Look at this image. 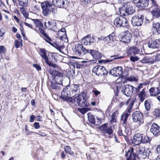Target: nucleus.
<instances>
[{
	"label": "nucleus",
	"mask_w": 160,
	"mask_h": 160,
	"mask_svg": "<svg viewBox=\"0 0 160 160\" xmlns=\"http://www.w3.org/2000/svg\"><path fill=\"white\" fill-rule=\"evenodd\" d=\"M88 118L90 122L93 124H95V118L94 116L91 112H88L87 114Z\"/></svg>",
	"instance_id": "obj_37"
},
{
	"label": "nucleus",
	"mask_w": 160,
	"mask_h": 160,
	"mask_svg": "<svg viewBox=\"0 0 160 160\" xmlns=\"http://www.w3.org/2000/svg\"><path fill=\"white\" fill-rule=\"evenodd\" d=\"M49 73L52 77V80L57 83L62 84V74L54 69H50L48 71Z\"/></svg>",
	"instance_id": "obj_3"
},
{
	"label": "nucleus",
	"mask_w": 160,
	"mask_h": 160,
	"mask_svg": "<svg viewBox=\"0 0 160 160\" xmlns=\"http://www.w3.org/2000/svg\"><path fill=\"white\" fill-rule=\"evenodd\" d=\"M142 63H150L152 64L155 62L154 59L148 57H144L142 60Z\"/></svg>",
	"instance_id": "obj_36"
},
{
	"label": "nucleus",
	"mask_w": 160,
	"mask_h": 160,
	"mask_svg": "<svg viewBox=\"0 0 160 160\" xmlns=\"http://www.w3.org/2000/svg\"><path fill=\"white\" fill-rule=\"evenodd\" d=\"M122 16L118 17L114 20V25L117 28L125 26L127 23V21Z\"/></svg>",
	"instance_id": "obj_7"
},
{
	"label": "nucleus",
	"mask_w": 160,
	"mask_h": 160,
	"mask_svg": "<svg viewBox=\"0 0 160 160\" xmlns=\"http://www.w3.org/2000/svg\"><path fill=\"white\" fill-rule=\"evenodd\" d=\"M148 45L149 48H158L160 47V40L159 39L149 42Z\"/></svg>",
	"instance_id": "obj_22"
},
{
	"label": "nucleus",
	"mask_w": 160,
	"mask_h": 160,
	"mask_svg": "<svg viewBox=\"0 0 160 160\" xmlns=\"http://www.w3.org/2000/svg\"><path fill=\"white\" fill-rule=\"evenodd\" d=\"M131 109L129 108H127V110L125 111L124 115H125L126 114H128V117H129V116L130 115V113L131 112Z\"/></svg>",
	"instance_id": "obj_53"
},
{
	"label": "nucleus",
	"mask_w": 160,
	"mask_h": 160,
	"mask_svg": "<svg viewBox=\"0 0 160 160\" xmlns=\"http://www.w3.org/2000/svg\"><path fill=\"white\" fill-rule=\"evenodd\" d=\"M33 66L38 71L40 70H41V67L38 64H33Z\"/></svg>",
	"instance_id": "obj_59"
},
{
	"label": "nucleus",
	"mask_w": 160,
	"mask_h": 160,
	"mask_svg": "<svg viewBox=\"0 0 160 160\" xmlns=\"http://www.w3.org/2000/svg\"><path fill=\"white\" fill-rule=\"evenodd\" d=\"M56 53L54 52H48V61L51 62H56L57 59L56 58Z\"/></svg>",
	"instance_id": "obj_30"
},
{
	"label": "nucleus",
	"mask_w": 160,
	"mask_h": 160,
	"mask_svg": "<svg viewBox=\"0 0 160 160\" xmlns=\"http://www.w3.org/2000/svg\"><path fill=\"white\" fill-rule=\"evenodd\" d=\"M116 113V112H114L112 114V115H111V122H115L116 120V116H115V114Z\"/></svg>",
	"instance_id": "obj_51"
},
{
	"label": "nucleus",
	"mask_w": 160,
	"mask_h": 160,
	"mask_svg": "<svg viewBox=\"0 0 160 160\" xmlns=\"http://www.w3.org/2000/svg\"><path fill=\"white\" fill-rule=\"evenodd\" d=\"M152 104L150 101H145L144 102V105L147 111L150 110L151 105Z\"/></svg>",
	"instance_id": "obj_42"
},
{
	"label": "nucleus",
	"mask_w": 160,
	"mask_h": 160,
	"mask_svg": "<svg viewBox=\"0 0 160 160\" xmlns=\"http://www.w3.org/2000/svg\"><path fill=\"white\" fill-rule=\"evenodd\" d=\"M145 148L142 147L140 148H139L138 150H137V153L138 155H139L140 157H141L143 152L145 151Z\"/></svg>",
	"instance_id": "obj_45"
},
{
	"label": "nucleus",
	"mask_w": 160,
	"mask_h": 160,
	"mask_svg": "<svg viewBox=\"0 0 160 160\" xmlns=\"http://www.w3.org/2000/svg\"><path fill=\"white\" fill-rule=\"evenodd\" d=\"M46 22L45 23V26L49 30H51L52 31L57 32L58 30L57 27L56 26V23L54 20H51L49 21L47 23L48 26L46 25Z\"/></svg>",
	"instance_id": "obj_17"
},
{
	"label": "nucleus",
	"mask_w": 160,
	"mask_h": 160,
	"mask_svg": "<svg viewBox=\"0 0 160 160\" xmlns=\"http://www.w3.org/2000/svg\"><path fill=\"white\" fill-rule=\"evenodd\" d=\"M153 2H155V1L154 0H142L139 6L142 8L146 7L148 6L149 3L152 5L153 4Z\"/></svg>",
	"instance_id": "obj_27"
},
{
	"label": "nucleus",
	"mask_w": 160,
	"mask_h": 160,
	"mask_svg": "<svg viewBox=\"0 0 160 160\" xmlns=\"http://www.w3.org/2000/svg\"><path fill=\"white\" fill-rule=\"evenodd\" d=\"M144 16L141 14H138L132 18L131 22L134 26H139L143 23Z\"/></svg>",
	"instance_id": "obj_6"
},
{
	"label": "nucleus",
	"mask_w": 160,
	"mask_h": 160,
	"mask_svg": "<svg viewBox=\"0 0 160 160\" xmlns=\"http://www.w3.org/2000/svg\"><path fill=\"white\" fill-rule=\"evenodd\" d=\"M15 47L17 48H18L20 47V43L19 41L17 40H15Z\"/></svg>",
	"instance_id": "obj_62"
},
{
	"label": "nucleus",
	"mask_w": 160,
	"mask_h": 160,
	"mask_svg": "<svg viewBox=\"0 0 160 160\" xmlns=\"http://www.w3.org/2000/svg\"><path fill=\"white\" fill-rule=\"evenodd\" d=\"M78 109L82 114H84L87 112V111H85L84 108H78Z\"/></svg>",
	"instance_id": "obj_57"
},
{
	"label": "nucleus",
	"mask_w": 160,
	"mask_h": 160,
	"mask_svg": "<svg viewBox=\"0 0 160 160\" xmlns=\"http://www.w3.org/2000/svg\"><path fill=\"white\" fill-rule=\"evenodd\" d=\"M151 152V149L150 148H147L145 149V151L143 153L141 156V158H142L145 159L147 157H148Z\"/></svg>",
	"instance_id": "obj_38"
},
{
	"label": "nucleus",
	"mask_w": 160,
	"mask_h": 160,
	"mask_svg": "<svg viewBox=\"0 0 160 160\" xmlns=\"http://www.w3.org/2000/svg\"><path fill=\"white\" fill-rule=\"evenodd\" d=\"M46 63L50 67H52L53 68H56L57 67V65L55 64H54L52 63V62H50L48 61V62H47Z\"/></svg>",
	"instance_id": "obj_54"
},
{
	"label": "nucleus",
	"mask_w": 160,
	"mask_h": 160,
	"mask_svg": "<svg viewBox=\"0 0 160 160\" xmlns=\"http://www.w3.org/2000/svg\"><path fill=\"white\" fill-rule=\"evenodd\" d=\"M53 5L51 2H43L41 3V7L42 10V13L44 16H47L52 11Z\"/></svg>",
	"instance_id": "obj_4"
},
{
	"label": "nucleus",
	"mask_w": 160,
	"mask_h": 160,
	"mask_svg": "<svg viewBox=\"0 0 160 160\" xmlns=\"http://www.w3.org/2000/svg\"><path fill=\"white\" fill-rule=\"evenodd\" d=\"M87 52V53L90 54L94 59H99L102 57V54L98 51L88 49Z\"/></svg>",
	"instance_id": "obj_19"
},
{
	"label": "nucleus",
	"mask_w": 160,
	"mask_h": 160,
	"mask_svg": "<svg viewBox=\"0 0 160 160\" xmlns=\"http://www.w3.org/2000/svg\"><path fill=\"white\" fill-rule=\"evenodd\" d=\"M157 154L160 155V145L157 146L156 148Z\"/></svg>",
	"instance_id": "obj_64"
},
{
	"label": "nucleus",
	"mask_w": 160,
	"mask_h": 160,
	"mask_svg": "<svg viewBox=\"0 0 160 160\" xmlns=\"http://www.w3.org/2000/svg\"><path fill=\"white\" fill-rule=\"evenodd\" d=\"M53 5L58 8H64L67 4V0H52Z\"/></svg>",
	"instance_id": "obj_18"
},
{
	"label": "nucleus",
	"mask_w": 160,
	"mask_h": 160,
	"mask_svg": "<svg viewBox=\"0 0 160 160\" xmlns=\"http://www.w3.org/2000/svg\"><path fill=\"white\" fill-rule=\"evenodd\" d=\"M141 143L145 144L150 142L151 138L145 134H142Z\"/></svg>",
	"instance_id": "obj_33"
},
{
	"label": "nucleus",
	"mask_w": 160,
	"mask_h": 160,
	"mask_svg": "<svg viewBox=\"0 0 160 160\" xmlns=\"http://www.w3.org/2000/svg\"><path fill=\"white\" fill-rule=\"evenodd\" d=\"M140 59V58L137 56H131L130 57V60L133 62H135Z\"/></svg>",
	"instance_id": "obj_47"
},
{
	"label": "nucleus",
	"mask_w": 160,
	"mask_h": 160,
	"mask_svg": "<svg viewBox=\"0 0 160 160\" xmlns=\"http://www.w3.org/2000/svg\"><path fill=\"white\" fill-rule=\"evenodd\" d=\"M64 150L66 153H68L72 156H74V153L71 150V148L70 146H66L64 148Z\"/></svg>",
	"instance_id": "obj_41"
},
{
	"label": "nucleus",
	"mask_w": 160,
	"mask_h": 160,
	"mask_svg": "<svg viewBox=\"0 0 160 160\" xmlns=\"http://www.w3.org/2000/svg\"><path fill=\"white\" fill-rule=\"evenodd\" d=\"M6 52V49L3 46H0V53H5Z\"/></svg>",
	"instance_id": "obj_52"
},
{
	"label": "nucleus",
	"mask_w": 160,
	"mask_h": 160,
	"mask_svg": "<svg viewBox=\"0 0 160 160\" xmlns=\"http://www.w3.org/2000/svg\"><path fill=\"white\" fill-rule=\"evenodd\" d=\"M42 28H39V30L40 33L43 35L44 37V36H47V34L45 33V32L44 30Z\"/></svg>",
	"instance_id": "obj_55"
},
{
	"label": "nucleus",
	"mask_w": 160,
	"mask_h": 160,
	"mask_svg": "<svg viewBox=\"0 0 160 160\" xmlns=\"http://www.w3.org/2000/svg\"><path fill=\"white\" fill-rule=\"evenodd\" d=\"M92 71L98 76L107 75L108 73V72L105 68L101 66L97 65L95 66L92 69Z\"/></svg>",
	"instance_id": "obj_8"
},
{
	"label": "nucleus",
	"mask_w": 160,
	"mask_h": 160,
	"mask_svg": "<svg viewBox=\"0 0 160 160\" xmlns=\"http://www.w3.org/2000/svg\"><path fill=\"white\" fill-rule=\"evenodd\" d=\"M82 64L83 65V68L88 65V64L87 61H82Z\"/></svg>",
	"instance_id": "obj_63"
},
{
	"label": "nucleus",
	"mask_w": 160,
	"mask_h": 160,
	"mask_svg": "<svg viewBox=\"0 0 160 160\" xmlns=\"http://www.w3.org/2000/svg\"><path fill=\"white\" fill-rule=\"evenodd\" d=\"M88 50L83 48L82 45L79 43L76 44L75 45V53L80 56L84 55L86 52L87 53V51Z\"/></svg>",
	"instance_id": "obj_13"
},
{
	"label": "nucleus",
	"mask_w": 160,
	"mask_h": 160,
	"mask_svg": "<svg viewBox=\"0 0 160 160\" xmlns=\"http://www.w3.org/2000/svg\"><path fill=\"white\" fill-rule=\"evenodd\" d=\"M142 83H140L138 85V87L137 88H134L136 91V92L137 93L138 92H139V91L141 90V88H142Z\"/></svg>",
	"instance_id": "obj_50"
},
{
	"label": "nucleus",
	"mask_w": 160,
	"mask_h": 160,
	"mask_svg": "<svg viewBox=\"0 0 160 160\" xmlns=\"http://www.w3.org/2000/svg\"><path fill=\"white\" fill-rule=\"evenodd\" d=\"M128 114H126L125 115H122L121 116V121H122V124L123 126L126 129L128 128L127 125V121L128 118Z\"/></svg>",
	"instance_id": "obj_32"
},
{
	"label": "nucleus",
	"mask_w": 160,
	"mask_h": 160,
	"mask_svg": "<svg viewBox=\"0 0 160 160\" xmlns=\"http://www.w3.org/2000/svg\"><path fill=\"white\" fill-rule=\"evenodd\" d=\"M154 60L155 62L156 61H160V54H157L155 56Z\"/></svg>",
	"instance_id": "obj_60"
},
{
	"label": "nucleus",
	"mask_w": 160,
	"mask_h": 160,
	"mask_svg": "<svg viewBox=\"0 0 160 160\" xmlns=\"http://www.w3.org/2000/svg\"><path fill=\"white\" fill-rule=\"evenodd\" d=\"M82 43L85 45H91L93 42L94 39L90 35L83 38L81 40Z\"/></svg>",
	"instance_id": "obj_20"
},
{
	"label": "nucleus",
	"mask_w": 160,
	"mask_h": 160,
	"mask_svg": "<svg viewBox=\"0 0 160 160\" xmlns=\"http://www.w3.org/2000/svg\"><path fill=\"white\" fill-rule=\"evenodd\" d=\"M142 1V0H133V2L136 6H139Z\"/></svg>",
	"instance_id": "obj_61"
},
{
	"label": "nucleus",
	"mask_w": 160,
	"mask_h": 160,
	"mask_svg": "<svg viewBox=\"0 0 160 160\" xmlns=\"http://www.w3.org/2000/svg\"><path fill=\"white\" fill-rule=\"evenodd\" d=\"M62 85L57 83L55 82L51 81V82L50 87L53 90L58 91L62 87Z\"/></svg>",
	"instance_id": "obj_29"
},
{
	"label": "nucleus",
	"mask_w": 160,
	"mask_h": 160,
	"mask_svg": "<svg viewBox=\"0 0 160 160\" xmlns=\"http://www.w3.org/2000/svg\"><path fill=\"white\" fill-rule=\"evenodd\" d=\"M33 127L36 129H39L40 127V126L39 122H35L34 123Z\"/></svg>",
	"instance_id": "obj_56"
},
{
	"label": "nucleus",
	"mask_w": 160,
	"mask_h": 160,
	"mask_svg": "<svg viewBox=\"0 0 160 160\" xmlns=\"http://www.w3.org/2000/svg\"><path fill=\"white\" fill-rule=\"evenodd\" d=\"M116 37L115 34L112 32L109 36L104 37L103 40L106 43H108L112 42H114L116 40Z\"/></svg>",
	"instance_id": "obj_21"
},
{
	"label": "nucleus",
	"mask_w": 160,
	"mask_h": 160,
	"mask_svg": "<svg viewBox=\"0 0 160 160\" xmlns=\"http://www.w3.org/2000/svg\"><path fill=\"white\" fill-rule=\"evenodd\" d=\"M139 49L138 48L135 47L129 48L127 51L128 55L138 54H139Z\"/></svg>",
	"instance_id": "obj_25"
},
{
	"label": "nucleus",
	"mask_w": 160,
	"mask_h": 160,
	"mask_svg": "<svg viewBox=\"0 0 160 160\" xmlns=\"http://www.w3.org/2000/svg\"><path fill=\"white\" fill-rule=\"evenodd\" d=\"M150 132L154 136L157 137L160 135V127L158 124L153 123L151 125Z\"/></svg>",
	"instance_id": "obj_15"
},
{
	"label": "nucleus",
	"mask_w": 160,
	"mask_h": 160,
	"mask_svg": "<svg viewBox=\"0 0 160 160\" xmlns=\"http://www.w3.org/2000/svg\"><path fill=\"white\" fill-rule=\"evenodd\" d=\"M137 95L140 100H144L147 99L149 96L146 94L145 88H143L141 91L138 92Z\"/></svg>",
	"instance_id": "obj_26"
},
{
	"label": "nucleus",
	"mask_w": 160,
	"mask_h": 160,
	"mask_svg": "<svg viewBox=\"0 0 160 160\" xmlns=\"http://www.w3.org/2000/svg\"><path fill=\"white\" fill-rule=\"evenodd\" d=\"M82 62H77L76 64V67L77 68H83V65L82 64Z\"/></svg>",
	"instance_id": "obj_49"
},
{
	"label": "nucleus",
	"mask_w": 160,
	"mask_h": 160,
	"mask_svg": "<svg viewBox=\"0 0 160 160\" xmlns=\"http://www.w3.org/2000/svg\"><path fill=\"white\" fill-rule=\"evenodd\" d=\"M133 121L135 122H138L140 125L144 122L143 116L142 113L139 111L134 112L132 115Z\"/></svg>",
	"instance_id": "obj_5"
},
{
	"label": "nucleus",
	"mask_w": 160,
	"mask_h": 160,
	"mask_svg": "<svg viewBox=\"0 0 160 160\" xmlns=\"http://www.w3.org/2000/svg\"><path fill=\"white\" fill-rule=\"evenodd\" d=\"M135 11V7L129 2L125 4L119 9L120 16H126L132 14Z\"/></svg>",
	"instance_id": "obj_2"
},
{
	"label": "nucleus",
	"mask_w": 160,
	"mask_h": 160,
	"mask_svg": "<svg viewBox=\"0 0 160 160\" xmlns=\"http://www.w3.org/2000/svg\"><path fill=\"white\" fill-rule=\"evenodd\" d=\"M153 115L156 118L159 117L160 116V109H155L153 112Z\"/></svg>",
	"instance_id": "obj_44"
},
{
	"label": "nucleus",
	"mask_w": 160,
	"mask_h": 160,
	"mask_svg": "<svg viewBox=\"0 0 160 160\" xmlns=\"http://www.w3.org/2000/svg\"><path fill=\"white\" fill-rule=\"evenodd\" d=\"M40 54L41 57L44 60L45 62H48V58L46 54V52L44 49H40Z\"/></svg>",
	"instance_id": "obj_31"
},
{
	"label": "nucleus",
	"mask_w": 160,
	"mask_h": 160,
	"mask_svg": "<svg viewBox=\"0 0 160 160\" xmlns=\"http://www.w3.org/2000/svg\"><path fill=\"white\" fill-rule=\"evenodd\" d=\"M142 134L140 133H137L135 134L133 137L132 142L136 145H138L142 142Z\"/></svg>",
	"instance_id": "obj_23"
},
{
	"label": "nucleus",
	"mask_w": 160,
	"mask_h": 160,
	"mask_svg": "<svg viewBox=\"0 0 160 160\" xmlns=\"http://www.w3.org/2000/svg\"><path fill=\"white\" fill-rule=\"evenodd\" d=\"M77 103L81 107H87L89 105L88 101H77Z\"/></svg>",
	"instance_id": "obj_34"
},
{
	"label": "nucleus",
	"mask_w": 160,
	"mask_h": 160,
	"mask_svg": "<svg viewBox=\"0 0 160 160\" xmlns=\"http://www.w3.org/2000/svg\"><path fill=\"white\" fill-rule=\"evenodd\" d=\"M152 31L154 34L158 35L160 34V23H154L153 24Z\"/></svg>",
	"instance_id": "obj_24"
},
{
	"label": "nucleus",
	"mask_w": 160,
	"mask_h": 160,
	"mask_svg": "<svg viewBox=\"0 0 160 160\" xmlns=\"http://www.w3.org/2000/svg\"><path fill=\"white\" fill-rule=\"evenodd\" d=\"M110 58H112V59L108 58L107 60H105L104 61V63H108L109 62H111L115 59H121L123 58V57H119L118 55H114L111 56Z\"/></svg>",
	"instance_id": "obj_35"
},
{
	"label": "nucleus",
	"mask_w": 160,
	"mask_h": 160,
	"mask_svg": "<svg viewBox=\"0 0 160 160\" xmlns=\"http://www.w3.org/2000/svg\"><path fill=\"white\" fill-rule=\"evenodd\" d=\"M128 79L129 81H137V79L134 76L130 77L128 78Z\"/></svg>",
	"instance_id": "obj_58"
},
{
	"label": "nucleus",
	"mask_w": 160,
	"mask_h": 160,
	"mask_svg": "<svg viewBox=\"0 0 160 160\" xmlns=\"http://www.w3.org/2000/svg\"><path fill=\"white\" fill-rule=\"evenodd\" d=\"M61 32H62L63 33V35H66V29L64 28H62L61 29L60 31H58L57 34H58V37H60L61 38L62 37V36L60 35L61 33Z\"/></svg>",
	"instance_id": "obj_46"
},
{
	"label": "nucleus",
	"mask_w": 160,
	"mask_h": 160,
	"mask_svg": "<svg viewBox=\"0 0 160 160\" xmlns=\"http://www.w3.org/2000/svg\"><path fill=\"white\" fill-rule=\"evenodd\" d=\"M122 67H118L113 68L110 71L109 73L115 77H119L122 74Z\"/></svg>",
	"instance_id": "obj_16"
},
{
	"label": "nucleus",
	"mask_w": 160,
	"mask_h": 160,
	"mask_svg": "<svg viewBox=\"0 0 160 160\" xmlns=\"http://www.w3.org/2000/svg\"><path fill=\"white\" fill-rule=\"evenodd\" d=\"M134 88L129 84H127L123 87L122 91L126 96L130 97L132 94L133 89Z\"/></svg>",
	"instance_id": "obj_11"
},
{
	"label": "nucleus",
	"mask_w": 160,
	"mask_h": 160,
	"mask_svg": "<svg viewBox=\"0 0 160 160\" xmlns=\"http://www.w3.org/2000/svg\"><path fill=\"white\" fill-rule=\"evenodd\" d=\"M108 124L105 123L101 125L99 128L103 133H107L108 135L113 134V130L112 127L108 126Z\"/></svg>",
	"instance_id": "obj_10"
},
{
	"label": "nucleus",
	"mask_w": 160,
	"mask_h": 160,
	"mask_svg": "<svg viewBox=\"0 0 160 160\" xmlns=\"http://www.w3.org/2000/svg\"><path fill=\"white\" fill-rule=\"evenodd\" d=\"M151 96H156L160 93V89L158 87L151 88L149 90Z\"/></svg>",
	"instance_id": "obj_28"
},
{
	"label": "nucleus",
	"mask_w": 160,
	"mask_h": 160,
	"mask_svg": "<svg viewBox=\"0 0 160 160\" xmlns=\"http://www.w3.org/2000/svg\"><path fill=\"white\" fill-rule=\"evenodd\" d=\"M88 99V97L86 94L83 92L78 95V97H76V100H86Z\"/></svg>",
	"instance_id": "obj_39"
},
{
	"label": "nucleus",
	"mask_w": 160,
	"mask_h": 160,
	"mask_svg": "<svg viewBox=\"0 0 160 160\" xmlns=\"http://www.w3.org/2000/svg\"><path fill=\"white\" fill-rule=\"evenodd\" d=\"M152 3L153 4L150 8L152 14L155 18H159L160 17V9L158 8L156 2Z\"/></svg>",
	"instance_id": "obj_12"
},
{
	"label": "nucleus",
	"mask_w": 160,
	"mask_h": 160,
	"mask_svg": "<svg viewBox=\"0 0 160 160\" xmlns=\"http://www.w3.org/2000/svg\"><path fill=\"white\" fill-rule=\"evenodd\" d=\"M79 91V87L76 84L67 86L62 92L61 98L63 100H75L72 98L76 96Z\"/></svg>",
	"instance_id": "obj_1"
},
{
	"label": "nucleus",
	"mask_w": 160,
	"mask_h": 160,
	"mask_svg": "<svg viewBox=\"0 0 160 160\" xmlns=\"http://www.w3.org/2000/svg\"><path fill=\"white\" fill-rule=\"evenodd\" d=\"M44 37L45 38V41L49 43L50 44L52 45V43L51 42L52 41L51 39L47 34V36H44Z\"/></svg>",
	"instance_id": "obj_48"
},
{
	"label": "nucleus",
	"mask_w": 160,
	"mask_h": 160,
	"mask_svg": "<svg viewBox=\"0 0 160 160\" xmlns=\"http://www.w3.org/2000/svg\"><path fill=\"white\" fill-rule=\"evenodd\" d=\"M132 37V34L128 31L122 32L119 36L120 41L126 43L130 42Z\"/></svg>",
	"instance_id": "obj_9"
},
{
	"label": "nucleus",
	"mask_w": 160,
	"mask_h": 160,
	"mask_svg": "<svg viewBox=\"0 0 160 160\" xmlns=\"http://www.w3.org/2000/svg\"><path fill=\"white\" fill-rule=\"evenodd\" d=\"M133 148L131 147L125 155V156L127 157V160H136L138 156L136 154L133 152Z\"/></svg>",
	"instance_id": "obj_14"
},
{
	"label": "nucleus",
	"mask_w": 160,
	"mask_h": 160,
	"mask_svg": "<svg viewBox=\"0 0 160 160\" xmlns=\"http://www.w3.org/2000/svg\"><path fill=\"white\" fill-rule=\"evenodd\" d=\"M32 20L34 22L36 27H38L39 28H43V26L42 23L39 19H33Z\"/></svg>",
	"instance_id": "obj_40"
},
{
	"label": "nucleus",
	"mask_w": 160,
	"mask_h": 160,
	"mask_svg": "<svg viewBox=\"0 0 160 160\" xmlns=\"http://www.w3.org/2000/svg\"><path fill=\"white\" fill-rule=\"evenodd\" d=\"M20 5L25 7L28 5V0H18Z\"/></svg>",
	"instance_id": "obj_43"
}]
</instances>
